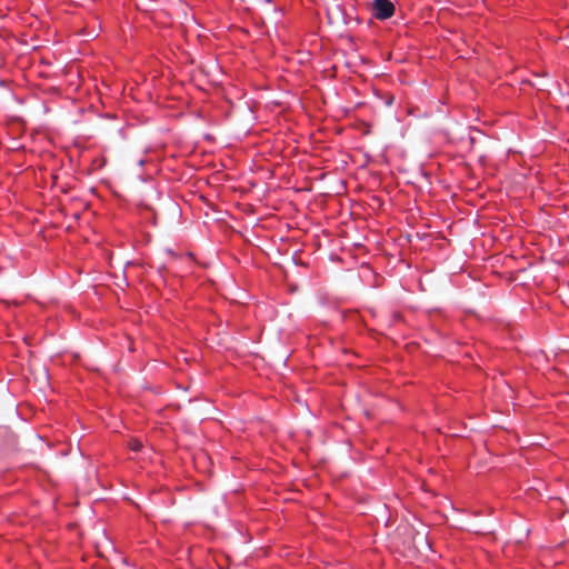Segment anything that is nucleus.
I'll return each instance as SVG.
<instances>
[{"label": "nucleus", "mask_w": 569, "mask_h": 569, "mask_svg": "<svg viewBox=\"0 0 569 569\" xmlns=\"http://www.w3.org/2000/svg\"><path fill=\"white\" fill-rule=\"evenodd\" d=\"M128 446L132 451H139L142 448V443L138 439L130 440Z\"/></svg>", "instance_id": "obj_2"}, {"label": "nucleus", "mask_w": 569, "mask_h": 569, "mask_svg": "<svg viewBox=\"0 0 569 569\" xmlns=\"http://www.w3.org/2000/svg\"><path fill=\"white\" fill-rule=\"evenodd\" d=\"M372 14L378 20H387L395 14V4L390 0H373L371 3Z\"/></svg>", "instance_id": "obj_1"}]
</instances>
